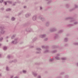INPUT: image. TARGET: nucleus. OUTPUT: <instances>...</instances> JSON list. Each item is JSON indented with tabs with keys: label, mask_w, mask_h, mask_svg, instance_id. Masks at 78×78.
Returning a JSON list of instances; mask_svg holds the SVG:
<instances>
[{
	"label": "nucleus",
	"mask_w": 78,
	"mask_h": 78,
	"mask_svg": "<svg viewBox=\"0 0 78 78\" xmlns=\"http://www.w3.org/2000/svg\"><path fill=\"white\" fill-rule=\"evenodd\" d=\"M61 59L62 61H66L67 59V58L66 57H62L61 58Z\"/></svg>",
	"instance_id": "nucleus-27"
},
{
	"label": "nucleus",
	"mask_w": 78,
	"mask_h": 78,
	"mask_svg": "<svg viewBox=\"0 0 78 78\" xmlns=\"http://www.w3.org/2000/svg\"><path fill=\"white\" fill-rule=\"evenodd\" d=\"M37 40V38L35 37L34 38L33 40V41L34 42V41H36Z\"/></svg>",
	"instance_id": "nucleus-37"
},
{
	"label": "nucleus",
	"mask_w": 78,
	"mask_h": 78,
	"mask_svg": "<svg viewBox=\"0 0 78 78\" xmlns=\"http://www.w3.org/2000/svg\"><path fill=\"white\" fill-rule=\"evenodd\" d=\"M57 31V28L56 27H52L51 28L49 29V31L51 33H53V32H56Z\"/></svg>",
	"instance_id": "nucleus-2"
},
{
	"label": "nucleus",
	"mask_w": 78,
	"mask_h": 78,
	"mask_svg": "<svg viewBox=\"0 0 78 78\" xmlns=\"http://www.w3.org/2000/svg\"><path fill=\"white\" fill-rule=\"evenodd\" d=\"M35 64H36V65H39V64H40V63L36 62L35 63Z\"/></svg>",
	"instance_id": "nucleus-50"
},
{
	"label": "nucleus",
	"mask_w": 78,
	"mask_h": 78,
	"mask_svg": "<svg viewBox=\"0 0 78 78\" xmlns=\"http://www.w3.org/2000/svg\"><path fill=\"white\" fill-rule=\"evenodd\" d=\"M18 38H16L14 39V41H12V44H17L18 43Z\"/></svg>",
	"instance_id": "nucleus-5"
},
{
	"label": "nucleus",
	"mask_w": 78,
	"mask_h": 78,
	"mask_svg": "<svg viewBox=\"0 0 78 78\" xmlns=\"http://www.w3.org/2000/svg\"><path fill=\"white\" fill-rule=\"evenodd\" d=\"M22 72L23 73H27V71L25 70H23Z\"/></svg>",
	"instance_id": "nucleus-40"
},
{
	"label": "nucleus",
	"mask_w": 78,
	"mask_h": 78,
	"mask_svg": "<svg viewBox=\"0 0 78 78\" xmlns=\"http://www.w3.org/2000/svg\"><path fill=\"white\" fill-rule=\"evenodd\" d=\"M59 38H60V37L59 35V34H55L54 37V39H59Z\"/></svg>",
	"instance_id": "nucleus-7"
},
{
	"label": "nucleus",
	"mask_w": 78,
	"mask_h": 78,
	"mask_svg": "<svg viewBox=\"0 0 78 78\" xmlns=\"http://www.w3.org/2000/svg\"><path fill=\"white\" fill-rule=\"evenodd\" d=\"M22 12H23V11H22L21 12H20L18 14L19 15H21V14H22Z\"/></svg>",
	"instance_id": "nucleus-46"
},
{
	"label": "nucleus",
	"mask_w": 78,
	"mask_h": 78,
	"mask_svg": "<svg viewBox=\"0 0 78 78\" xmlns=\"http://www.w3.org/2000/svg\"><path fill=\"white\" fill-rule=\"evenodd\" d=\"M73 19V17H68L65 18V20H69L71 19Z\"/></svg>",
	"instance_id": "nucleus-17"
},
{
	"label": "nucleus",
	"mask_w": 78,
	"mask_h": 78,
	"mask_svg": "<svg viewBox=\"0 0 78 78\" xmlns=\"http://www.w3.org/2000/svg\"><path fill=\"white\" fill-rule=\"evenodd\" d=\"M54 60V58H50L49 59V62H53V61Z\"/></svg>",
	"instance_id": "nucleus-23"
},
{
	"label": "nucleus",
	"mask_w": 78,
	"mask_h": 78,
	"mask_svg": "<svg viewBox=\"0 0 78 78\" xmlns=\"http://www.w3.org/2000/svg\"><path fill=\"white\" fill-rule=\"evenodd\" d=\"M17 3H18L20 4V3H21V2H20V1H18Z\"/></svg>",
	"instance_id": "nucleus-55"
},
{
	"label": "nucleus",
	"mask_w": 78,
	"mask_h": 78,
	"mask_svg": "<svg viewBox=\"0 0 78 78\" xmlns=\"http://www.w3.org/2000/svg\"><path fill=\"white\" fill-rule=\"evenodd\" d=\"M30 16H31V13H28L25 15V17L26 18H28Z\"/></svg>",
	"instance_id": "nucleus-8"
},
{
	"label": "nucleus",
	"mask_w": 78,
	"mask_h": 78,
	"mask_svg": "<svg viewBox=\"0 0 78 78\" xmlns=\"http://www.w3.org/2000/svg\"><path fill=\"white\" fill-rule=\"evenodd\" d=\"M4 29V27L3 25H0V30H3Z\"/></svg>",
	"instance_id": "nucleus-15"
},
{
	"label": "nucleus",
	"mask_w": 78,
	"mask_h": 78,
	"mask_svg": "<svg viewBox=\"0 0 78 78\" xmlns=\"http://www.w3.org/2000/svg\"><path fill=\"white\" fill-rule=\"evenodd\" d=\"M46 36H47V35L45 34H42L40 35V37H41V38H42V39L45 38V37H46Z\"/></svg>",
	"instance_id": "nucleus-9"
},
{
	"label": "nucleus",
	"mask_w": 78,
	"mask_h": 78,
	"mask_svg": "<svg viewBox=\"0 0 78 78\" xmlns=\"http://www.w3.org/2000/svg\"><path fill=\"white\" fill-rule=\"evenodd\" d=\"M3 49L4 50H7V47L6 46H4L3 48Z\"/></svg>",
	"instance_id": "nucleus-34"
},
{
	"label": "nucleus",
	"mask_w": 78,
	"mask_h": 78,
	"mask_svg": "<svg viewBox=\"0 0 78 78\" xmlns=\"http://www.w3.org/2000/svg\"><path fill=\"white\" fill-rule=\"evenodd\" d=\"M3 39V38L2 37H1L0 38V42H2V41Z\"/></svg>",
	"instance_id": "nucleus-44"
},
{
	"label": "nucleus",
	"mask_w": 78,
	"mask_h": 78,
	"mask_svg": "<svg viewBox=\"0 0 78 78\" xmlns=\"http://www.w3.org/2000/svg\"><path fill=\"white\" fill-rule=\"evenodd\" d=\"M74 6H75V8H75V9H77V8H78V5L75 4L74 5Z\"/></svg>",
	"instance_id": "nucleus-29"
},
{
	"label": "nucleus",
	"mask_w": 78,
	"mask_h": 78,
	"mask_svg": "<svg viewBox=\"0 0 78 78\" xmlns=\"http://www.w3.org/2000/svg\"><path fill=\"white\" fill-rule=\"evenodd\" d=\"M74 26V24H69L67 25V27H73Z\"/></svg>",
	"instance_id": "nucleus-21"
},
{
	"label": "nucleus",
	"mask_w": 78,
	"mask_h": 78,
	"mask_svg": "<svg viewBox=\"0 0 78 78\" xmlns=\"http://www.w3.org/2000/svg\"><path fill=\"white\" fill-rule=\"evenodd\" d=\"M28 0H26V2H27Z\"/></svg>",
	"instance_id": "nucleus-63"
},
{
	"label": "nucleus",
	"mask_w": 78,
	"mask_h": 78,
	"mask_svg": "<svg viewBox=\"0 0 78 78\" xmlns=\"http://www.w3.org/2000/svg\"><path fill=\"white\" fill-rule=\"evenodd\" d=\"M57 50H55L53 51H51V53H57Z\"/></svg>",
	"instance_id": "nucleus-22"
},
{
	"label": "nucleus",
	"mask_w": 78,
	"mask_h": 78,
	"mask_svg": "<svg viewBox=\"0 0 78 78\" xmlns=\"http://www.w3.org/2000/svg\"><path fill=\"white\" fill-rule=\"evenodd\" d=\"M56 56H57L59 57V56H60V54H57L56 55Z\"/></svg>",
	"instance_id": "nucleus-42"
},
{
	"label": "nucleus",
	"mask_w": 78,
	"mask_h": 78,
	"mask_svg": "<svg viewBox=\"0 0 78 78\" xmlns=\"http://www.w3.org/2000/svg\"><path fill=\"white\" fill-rule=\"evenodd\" d=\"M32 20L33 21H36L37 20V16L34 15L32 17Z\"/></svg>",
	"instance_id": "nucleus-10"
},
{
	"label": "nucleus",
	"mask_w": 78,
	"mask_h": 78,
	"mask_svg": "<svg viewBox=\"0 0 78 78\" xmlns=\"http://www.w3.org/2000/svg\"><path fill=\"white\" fill-rule=\"evenodd\" d=\"M9 38V36H7L5 37L6 39H8Z\"/></svg>",
	"instance_id": "nucleus-58"
},
{
	"label": "nucleus",
	"mask_w": 78,
	"mask_h": 78,
	"mask_svg": "<svg viewBox=\"0 0 78 78\" xmlns=\"http://www.w3.org/2000/svg\"><path fill=\"white\" fill-rule=\"evenodd\" d=\"M14 62V61H10L9 62V63H12V62Z\"/></svg>",
	"instance_id": "nucleus-49"
},
{
	"label": "nucleus",
	"mask_w": 78,
	"mask_h": 78,
	"mask_svg": "<svg viewBox=\"0 0 78 78\" xmlns=\"http://www.w3.org/2000/svg\"><path fill=\"white\" fill-rule=\"evenodd\" d=\"M76 65L77 66V67H78V63L76 64Z\"/></svg>",
	"instance_id": "nucleus-61"
},
{
	"label": "nucleus",
	"mask_w": 78,
	"mask_h": 78,
	"mask_svg": "<svg viewBox=\"0 0 78 78\" xmlns=\"http://www.w3.org/2000/svg\"><path fill=\"white\" fill-rule=\"evenodd\" d=\"M7 2L9 4H12V2L11 1H7Z\"/></svg>",
	"instance_id": "nucleus-33"
},
{
	"label": "nucleus",
	"mask_w": 78,
	"mask_h": 78,
	"mask_svg": "<svg viewBox=\"0 0 78 78\" xmlns=\"http://www.w3.org/2000/svg\"><path fill=\"white\" fill-rule=\"evenodd\" d=\"M4 3L5 4V5H7V3L6 2H4Z\"/></svg>",
	"instance_id": "nucleus-56"
},
{
	"label": "nucleus",
	"mask_w": 78,
	"mask_h": 78,
	"mask_svg": "<svg viewBox=\"0 0 78 78\" xmlns=\"http://www.w3.org/2000/svg\"><path fill=\"white\" fill-rule=\"evenodd\" d=\"M16 3H17V2H13L12 5V6H16Z\"/></svg>",
	"instance_id": "nucleus-35"
},
{
	"label": "nucleus",
	"mask_w": 78,
	"mask_h": 78,
	"mask_svg": "<svg viewBox=\"0 0 78 78\" xmlns=\"http://www.w3.org/2000/svg\"><path fill=\"white\" fill-rule=\"evenodd\" d=\"M16 36V35H13L11 37V39H13L14 37H15Z\"/></svg>",
	"instance_id": "nucleus-30"
},
{
	"label": "nucleus",
	"mask_w": 78,
	"mask_h": 78,
	"mask_svg": "<svg viewBox=\"0 0 78 78\" xmlns=\"http://www.w3.org/2000/svg\"><path fill=\"white\" fill-rule=\"evenodd\" d=\"M45 26L47 27H48L50 26V22H47L45 24Z\"/></svg>",
	"instance_id": "nucleus-12"
},
{
	"label": "nucleus",
	"mask_w": 78,
	"mask_h": 78,
	"mask_svg": "<svg viewBox=\"0 0 78 78\" xmlns=\"http://www.w3.org/2000/svg\"><path fill=\"white\" fill-rule=\"evenodd\" d=\"M5 33V31L4 30H1L0 31V35L4 34Z\"/></svg>",
	"instance_id": "nucleus-11"
},
{
	"label": "nucleus",
	"mask_w": 78,
	"mask_h": 78,
	"mask_svg": "<svg viewBox=\"0 0 78 78\" xmlns=\"http://www.w3.org/2000/svg\"><path fill=\"white\" fill-rule=\"evenodd\" d=\"M42 48H46V50L44 51V54L50 52V50H49V46H42Z\"/></svg>",
	"instance_id": "nucleus-1"
},
{
	"label": "nucleus",
	"mask_w": 78,
	"mask_h": 78,
	"mask_svg": "<svg viewBox=\"0 0 78 78\" xmlns=\"http://www.w3.org/2000/svg\"><path fill=\"white\" fill-rule=\"evenodd\" d=\"M51 2H52V1L50 0L48 2L47 4H48V5H49V4H50V3H51Z\"/></svg>",
	"instance_id": "nucleus-32"
},
{
	"label": "nucleus",
	"mask_w": 78,
	"mask_h": 78,
	"mask_svg": "<svg viewBox=\"0 0 78 78\" xmlns=\"http://www.w3.org/2000/svg\"><path fill=\"white\" fill-rule=\"evenodd\" d=\"M37 51L36 52V54H40L41 53V49L38 48H36Z\"/></svg>",
	"instance_id": "nucleus-3"
},
{
	"label": "nucleus",
	"mask_w": 78,
	"mask_h": 78,
	"mask_svg": "<svg viewBox=\"0 0 78 78\" xmlns=\"http://www.w3.org/2000/svg\"><path fill=\"white\" fill-rule=\"evenodd\" d=\"M23 8L24 9L27 8V6H24L23 7Z\"/></svg>",
	"instance_id": "nucleus-60"
},
{
	"label": "nucleus",
	"mask_w": 78,
	"mask_h": 78,
	"mask_svg": "<svg viewBox=\"0 0 78 78\" xmlns=\"http://www.w3.org/2000/svg\"><path fill=\"white\" fill-rule=\"evenodd\" d=\"M15 20L16 18L14 17H12V18H11V21H15Z\"/></svg>",
	"instance_id": "nucleus-25"
},
{
	"label": "nucleus",
	"mask_w": 78,
	"mask_h": 78,
	"mask_svg": "<svg viewBox=\"0 0 78 78\" xmlns=\"http://www.w3.org/2000/svg\"><path fill=\"white\" fill-rule=\"evenodd\" d=\"M0 9L1 10V11H3V10L5 9H4V8L3 7H2Z\"/></svg>",
	"instance_id": "nucleus-47"
},
{
	"label": "nucleus",
	"mask_w": 78,
	"mask_h": 78,
	"mask_svg": "<svg viewBox=\"0 0 78 78\" xmlns=\"http://www.w3.org/2000/svg\"><path fill=\"white\" fill-rule=\"evenodd\" d=\"M77 24H78V21H76L75 22H74V25H77Z\"/></svg>",
	"instance_id": "nucleus-39"
},
{
	"label": "nucleus",
	"mask_w": 78,
	"mask_h": 78,
	"mask_svg": "<svg viewBox=\"0 0 78 78\" xmlns=\"http://www.w3.org/2000/svg\"><path fill=\"white\" fill-rule=\"evenodd\" d=\"M39 18L42 22H44L45 20V18L41 16H39Z\"/></svg>",
	"instance_id": "nucleus-6"
},
{
	"label": "nucleus",
	"mask_w": 78,
	"mask_h": 78,
	"mask_svg": "<svg viewBox=\"0 0 78 78\" xmlns=\"http://www.w3.org/2000/svg\"><path fill=\"white\" fill-rule=\"evenodd\" d=\"M64 47H68V44H66L64 45Z\"/></svg>",
	"instance_id": "nucleus-48"
},
{
	"label": "nucleus",
	"mask_w": 78,
	"mask_h": 78,
	"mask_svg": "<svg viewBox=\"0 0 78 78\" xmlns=\"http://www.w3.org/2000/svg\"><path fill=\"white\" fill-rule=\"evenodd\" d=\"M65 73L63 72H62L60 74L61 75H63V74H64Z\"/></svg>",
	"instance_id": "nucleus-54"
},
{
	"label": "nucleus",
	"mask_w": 78,
	"mask_h": 78,
	"mask_svg": "<svg viewBox=\"0 0 78 78\" xmlns=\"http://www.w3.org/2000/svg\"><path fill=\"white\" fill-rule=\"evenodd\" d=\"M46 1H50V0H45Z\"/></svg>",
	"instance_id": "nucleus-62"
},
{
	"label": "nucleus",
	"mask_w": 78,
	"mask_h": 78,
	"mask_svg": "<svg viewBox=\"0 0 78 78\" xmlns=\"http://www.w3.org/2000/svg\"><path fill=\"white\" fill-rule=\"evenodd\" d=\"M11 11V9L10 8H7L6 9V11H7V12L8 11Z\"/></svg>",
	"instance_id": "nucleus-28"
},
{
	"label": "nucleus",
	"mask_w": 78,
	"mask_h": 78,
	"mask_svg": "<svg viewBox=\"0 0 78 78\" xmlns=\"http://www.w3.org/2000/svg\"><path fill=\"white\" fill-rule=\"evenodd\" d=\"M6 70L7 71H9V69L7 66L6 67Z\"/></svg>",
	"instance_id": "nucleus-38"
},
{
	"label": "nucleus",
	"mask_w": 78,
	"mask_h": 78,
	"mask_svg": "<svg viewBox=\"0 0 78 78\" xmlns=\"http://www.w3.org/2000/svg\"><path fill=\"white\" fill-rule=\"evenodd\" d=\"M63 32H64L63 30H60L58 32V34H61V33H63Z\"/></svg>",
	"instance_id": "nucleus-16"
},
{
	"label": "nucleus",
	"mask_w": 78,
	"mask_h": 78,
	"mask_svg": "<svg viewBox=\"0 0 78 78\" xmlns=\"http://www.w3.org/2000/svg\"><path fill=\"white\" fill-rule=\"evenodd\" d=\"M37 78H41V75H39L37 76Z\"/></svg>",
	"instance_id": "nucleus-43"
},
{
	"label": "nucleus",
	"mask_w": 78,
	"mask_h": 78,
	"mask_svg": "<svg viewBox=\"0 0 78 78\" xmlns=\"http://www.w3.org/2000/svg\"><path fill=\"white\" fill-rule=\"evenodd\" d=\"M39 9L40 11H42V10H43V8L42 7V6H39Z\"/></svg>",
	"instance_id": "nucleus-31"
},
{
	"label": "nucleus",
	"mask_w": 78,
	"mask_h": 78,
	"mask_svg": "<svg viewBox=\"0 0 78 78\" xmlns=\"http://www.w3.org/2000/svg\"><path fill=\"white\" fill-rule=\"evenodd\" d=\"M69 78V76L67 75L65 76V78Z\"/></svg>",
	"instance_id": "nucleus-51"
},
{
	"label": "nucleus",
	"mask_w": 78,
	"mask_h": 78,
	"mask_svg": "<svg viewBox=\"0 0 78 78\" xmlns=\"http://www.w3.org/2000/svg\"><path fill=\"white\" fill-rule=\"evenodd\" d=\"M3 2V0H1L0 1V3H2Z\"/></svg>",
	"instance_id": "nucleus-53"
},
{
	"label": "nucleus",
	"mask_w": 78,
	"mask_h": 78,
	"mask_svg": "<svg viewBox=\"0 0 78 78\" xmlns=\"http://www.w3.org/2000/svg\"><path fill=\"white\" fill-rule=\"evenodd\" d=\"M13 62H17V60H13Z\"/></svg>",
	"instance_id": "nucleus-45"
},
{
	"label": "nucleus",
	"mask_w": 78,
	"mask_h": 78,
	"mask_svg": "<svg viewBox=\"0 0 78 78\" xmlns=\"http://www.w3.org/2000/svg\"><path fill=\"white\" fill-rule=\"evenodd\" d=\"M65 7L67 8V9H68V8H70V5H69V4H65Z\"/></svg>",
	"instance_id": "nucleus-14"
},
{
	"label": "nucleus",
	"mask_w": 78,
	"mask_h": 78,
	"mask_svg": "<svg viewBox=\"0 0 78 78\" xmlns=\"http://www.w3.org/2000/svg\"><path fill=\"white\" fill-rule=\"evenodd\" d=\"M44 41H48V38H46L44 40Z\"/></svg>",
	"instance_id": "nucleus-52"
},
{
	"label": "nucleus",
	"mask_w": 78,
	"mask_h": 78,
	"mask_svg": "<svg viewBox=\"0 0 78 78\" xmlns=\"http://www.w3.org/2000/svg\"><path fill=\"white\" fill-rule=\"evenodd\" d=\"M55 58L56 59H57V60H60L61 59V58L59 57L58 56H55Z\"/></svg>",
	"instance_id": "nucleus-24"
},
{
	"label": "nucleus",
	"mask_w": 78,
	"mask_h": 78,
	"mask_svg": "<svg viewBox=\"0 0 78 78\" xmlns=\"http://www.w3.org/2000/svg\"><path fill=\"white\" fill-rule=\"evenodd\" d=\"M25 30L28 33H30V32H31L33 31V30L30 27H27L25 29Z\"/></svg>",
	"instance_id": "nucleus-4"
},
{
	"label": "nucleus",
	"mask_w": 78,
	"mask_h": 78,
	"mask_svg": "<svg viewBox=\"0 0 78 78\" xmlns=\"http://www.w3.org/2000/svg\"><path fill=\"white\" fill-rule=\"evenodd\" d=\"M32 74L35 77H36V76L37 75V73H34V72H33L32 73Z\"/></svg>",
	"instance_id": "nucleus-19"
},
{
	"label": "nucleus",
	"mask_w": 78,
	"mask_h": 78,
	"mask_svg": "<svg viewBox=\"0 0 78 78\" xmlns=\"http://www.w3.org/2000/svg\"><path fill=\"white\" fill-rule=\"evenodd\" d=\"M73 45H78V42H74L73 43Z\"/></svg>",
	"instance_id": "nucleus-36"
},
{
	"label": "nucleus",
	"mask_w": 78,
	"mask_h": 78,
	"mask_svg": "<svg viewBox=\"0 0 78 78\" xmlns=\"http://www.w3.org/2000/svg\"><path fill=\"white\" fill-rule=\"evenodd\" d=\"M70 23H72V22H75V20L73 19V18L72 19H70Z\"/></svg>",
	"instance_id": "nucleus-20"
},
{
	"label": "nucleus",
	"mask_w": 78,
	"mask_h": 78,
	"mask_svg": "<svg viewBox=\"0 0 78 78\" xmlns=\"http://www.w3.org/2000/svg\"><path fill=\"white\" fill-rule=\"evenodd\" d=\"M7 57L8 59H10V58H11V56L9 55H8Z\"/></svg>",
	"instance_id": "nucleus-41"
},
{
	"label": "nucleus",
	"mask_w": 78,
	"mask_h": 78,
	"mask_svg": "<svg viewBox=\"0 0 78 78\" xmlns=\"http://www.w3.org/2000/svg\"><path fill=\"white\" fill-rule=\"evenodd\" d=\"M68 39V38H65L64 39V42H67Z\"/></svg>",
	"instance_id": "nucleus-18"
},
{
	"label": "nucleus",
	"mask_w": 78,
	"mask_h": 78,
	"mask_svg": "<svg viewBox=\"0 0 78 78\" xmlns=\"http://www.w3.org/2000/svg\"><path fill=\"white\" fill-rule=\"evenodd\" d=\"M51 48L53 49H55L56 48H59V46L53 45L51 47Z\"/></svg>",
	"instance_id": "nucleus-13"
},
{
	"label": "nucleus",
	"mask_w": 78,
	"mask_h": 78,
	"mask_svg": "<svg viewBox=\"0 0 78 78\" xmlns=\"http://www.w3.org/2000/svg\"><path fill=\"white\" fill-rule=\"evenodd\" d=\"M30 48H33L34 47L33 46H30Z\"/></svg>",
	"instance_id": "nucleus-57"
},
{
	"label": "nucleus",
	"mask_w": 78,
	"mask_h": 78,
	"mask_svg": "<svg viewBox=\"0 0 78 78\" xmlns=\"http://www.w3.org/2000/svg\"><path fill=\"white\" fill-rule=\"evenodd\" d=\"M1 45H2V44H0V46H1Z\"/></svg>",
	"instance_id": "nucleus-64"
},
{
	"label": "nucleus",
	"mask_w": 78,
	"mask_h": 78,
	"mask_svg": "<svg viewBox=\"0 0 78 78\" xmlns=\"http://www.w3.org/2000/svg\"><path fill=\"white\" fill-rule=\"evenodd\" d=\"M74 10H75V8H73L69 10V12H72V11H74Z\"/></svg>",
	"instance_id": "nucleus-26"
},
{
	"label": "nucleus",
	"mask_w": 78,
	"mask_h": 78,
	"mask_svg": "<svg viewBox=\"0 0 78 78\" xmlns=\"http://www.w3.org/2000/svg\"><path fill=\"white\" fill-rule=\"evenodd\" d=\"M14 77V76H11L10 78H13Z\"/></svg>",
	"instance_id": "nucleus-59"
}]
</instances>
